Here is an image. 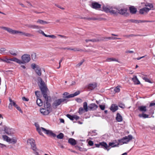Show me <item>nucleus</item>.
<instances>
[{
	"label": "nucleus",
	"mask_w": 155,
	"mask_h": 155,
	"mask_svg": "<svg viewBox=\"0 0 155 155\" xmlns=\"http://www.w3.org/2000/svg\"><path fill=\"white\" fill-rule=\"evenodd\" d=\"M10 140H9V141H8V142L10 143H13L14 144L16 143L17 141L15 139L10 138Z\"/></svg>",
	"instance_id": "a18cd8bd"
},
{
	"label": "nucleus",
	"mask_w": 155,
	"mask_h": 155,
	"mask_svg": "<svg viewBox=\"0 0 155 155\" xmlns=\"http://www.w3.org/2000/svg\"><path fill=\"white\" fill-rule=\"evenodd\" d=\"M38 80L39 81L40 83L39 87L41 91L42 94L43 96L46 97V94H47V91L48 90V88L45 86L44 82L41 78H38Z\"/></svg>",
	"instance_id": "7ed1b4c3"
},
{
	"label": "nucleus",
	"mask_w": 155,
	"mask_h": 155,
	"mask_svg": "<svg viewBox=\"0 0 155 155\" xmlns=\"http://www.w3.org/2000/svg\"><path fill=\"white\" fill-rule=\"evenodd\" d=\"M150 10V8L144 7L140 9L139 11L140 13L141 14H143L144 12H147Z\"/></svg>",
	"instance_id": "a211bd4d"
},
{
	"label": "nucleus",
	"mask_w": 155,
	"mask_h": 155,
	"mask_svg": "<svg viewBox=\"0 0 155 155\" xmlns=\"http://www.w3.org/2000/svg\"><path fill=\"white\" fill-rule=\"evenodd\" d=\"M27 143H29L30 145H31L34 143H35V141L33 139H30L27 140Z\"/></svg>",
	"instance_id": "4c0bfd02"
},
{
	"label": "nucleus",
	"mask_w": 155,
	"mask_h": 155,
	"mask_svg": "<svg viewBox=\"0 0 155 155\" xmlns=\"http://www.w3.org/2000/svg\"><path fill=\"white\" fill-rule=\"evenodd\" d=\"M116 120L117 121L119 122H120L122 121V117L119 113H117V114Z\"/></svg>",
	"instance_id": "5701e85b"
},
{
	"label": "nucleus",
	"mask_w": 155,
	"mask_h": 155,
	"mask_svg": "<svg viewBox=\"0 0 155 155\" xmlns=\"http://www.w3.org/2000/svg\"><path fill=\"white\" fill-rule=\"evenodd\" d=\"M99 107L101 110H104L105 109V106L104 105H100Z\"/></svg>",
	"instance_id": "4d7b16f0"
},
{
	"label": "nucleus",
	"mask_w": 155,
	"mask_h": 155,
	"mask_svg": "<svg viewBox=\"0 0 155 155\" xmlns=\"http://www.w3.org/2000/svg\"><path fill=\"white\" fill-rule=\"evenodd\" d=\"M10 61H12L16 62V63L20 64L21 60L16 58H10Z\"/></svg>",
	"instance_id": "473e14b6"
},
{
	"label": "nucleus",
	"mask_w": 155,
	"mask_h": 155,
	"mask_svg": "<svg viewBox=\"0 0 155 155\" xmlns=\"http://www.w3.org/2000/svg\"><path fill=\"white\" fill-rule=\"evenodd\" d=\"M110 109L113 112H114L118 109V107L114 104H112L110 107Z\"/></svg>",
	"instance_id": "412c9836"
},
{
	"label": "nucleus",
	"mask_w": 155,
	"mask_h": 155,
	"mask_svg": "<svg viewBox=\"0 0 155 155\" xmlns=\"http://www.w3.org/2000/svg\"><path fill=\"white\" fill-rule=\"evenodd\" d=\"M146 20H138L137 22H138V23H144V22H146Z\"/></svg>",
	"instance_id": "69168bd1"
},
{
	"label": "nucleus",
	"mask_w": 155,
	"mask_h": 155,
	"mask_svg": "<svg viewBox=\"0 0 155 155\" xmlns=\"http://www.w3.org/2000/svg\"><path fill=\"white\" fill-rule=\"evenodd\" d=\"M80 94L79 91H77L75 92L74 94H69V93L67 92H64L63 94V99L68 98H71L76 96Z\"/></svg>",
	"instance_id": "0eeeda50"
},
{
	"label": "nucleus",
	"mask_w": 155,
	"mask_h": 155,
	"mask_svg": "<svg viewBox=\"0 0 155 155\" xmlns=\"http://www.w3.org/2000/svg\"><path fill=\"white\" fill-rule=\"evenodd\" d=\"M2 60L3 62H7L8 63H10V58L8 59L7 58H6L5 59H2Z\"/></svg>",
	"instance_id": "3c124183"
},
{
	"label": "nucleus",
	"mask_w": 155,
	"mask_h": 155,
	"mask_svg": "<svg viewBox=\"0 0 155 155\" xmlns=\"http://www.w3.org/2000/svg\"><path fill=\"white\" fill-rule=\"evenodd\" d=\"M103 40H104V39H101L100 40L93 39H86L85 40V41L86 42H88L90 41L93 42H98L100 41Z\"/></svg>",
	"instance_id": "cd10ccee"
},
{
	"label": "nucleus",
	"mask_w": 155,
	"mask_h": 155,
	"mask_svg": "<svg viewBox=\"0 0 155 155\" xmlns=\"http://www.w3.org/2000/svg\"><path fill=\"white\" fill-rule=\"evenodd\" d=\"M47 37H49L52 38H56V37L53 35H47Z\"/></svg>",
	"instance_id": "864d4df0"
},
{
	"label": "nucleus",
	"mask_w": 155,
	"mask_h": 155,
	"mask_svg": "<svg viewBox=\"0 0 155 155\" xmlns=\"http://www.w3.org/2000/svg\"><path fill=\"white\" fill-rule=\"evenodd\" d=\"M1 28L2 29L7 31L9 33L11 34L15 35L19 34H21V35H25V32H23L19 31L13 30L12 28H9L5 27H1Z\"/></svg>",
	"instance_id": "20e7f679"
},
{
	"label": "nucleus",
	"mask_w": 155,
	"mask_h": 155,
	"mask_svg": "<svg viewBox=\"0 0 155 155\" xmlns=\"http://www.w3.org/2000/svg\"><path fill=\"white\" fill-rule=\"evenodd\" d=\"M104 39H112V40H115V39H120V38H117L115 37H105L104 38Z\"/></svg>",
	"instance_id": "79ce46f5"
},
{
	"label": "nucleus",
	"mask_w": 155,
	"mask_h": 155,
	"mask_svg": "<svg viewBox=\"0 0 155 155\" xmlns=\"http://www.w3.org/2000/svg\"><path fill=\"white\" fill-rule=\"evenodd\" d=\"M118 106L120 108L124 109L125 108V105L121 103H119L118 104Z\"/></svg>",
	"instance_id": "09e8293b"
},
{
	"label": "nucleus",
	"mask_w": 155,
	"mask_h": 155,
	"mask_svg": "<svg viewBox=\"0 0 155 155\" xmlns=\"http://www.w3.org/2000/svg\"><path fill=\"white\" fill-rule=\"evenodd\" d=\"M9 52L11 54L15 56H16L18 53V52L16 51L10 50Z\"/></svg>",
	"instance_id": "e433bc0d"
},
{
	"label": "nucleus",
	"mask_w": 155,
	"mask_h": 155,
	"mask_svg": "<svg viewBox=\"0 0 155 155\" xmlns=\"http://www.w3.org/2000/svg\"><path fill=\"white\" fill-rule=\"evenodd\" d=\"M141 35H134L133 34H131L129 35H124L123 36L124 37H126L127 38H129V37H134L137 36H141Z\"/></svg>",
	"instance_id": "72a5a7b5"
},
{
	"label": "nucleus",
	"mask_w": 155,
	"mask_h": 155,
	"mask_svg": "<svg viewBox=\"0 0 155 155\" xmlns=\"http://www.w3.org/2000/svg\"><path fill=\"white\" fill-rule=\"evenodd\" d=\"M116 61L119 62V61L118 60L116 59L115 58H107L106 59L105 61H103V62L105 61Z\"/></svg>",
	"instance_id": "bb28decb"
},
{
	"label": "nucleus",
	"mask_w": 155,
	"mask_h": 155,
	"mask_svg": "<svg viewBox=\"0 0 155 155\" xmlns=\"http://www.w3.org/2000/svg\"><path fill=\"white\" fill-rule=\"evenodd\" d=\"M37 23L41 25H44L45 24H48L50 22L44 21L43 20L38 19L37 21Z\"/></svg>",
	"instance_id": "b1692460"
},
{
	"label": "nucleus",
	"mask_w": 155,
	"mask_h": 155,
	"mask_svg": "<svg viewBox=\"0 0 155 155\" xmlns=\"http://www.w3.org/2000/svg\"><path fill=\"white\" fill-rule=\"evenodd\" d=\"M119 143H118L117 144H115V143L114 142H110L109 143V147L111 146L112 147H118V145L119 144Z\"/></svg>",
	"instance_id": "2f4dec72"
},
{
	"label": "nucleus",
	"mask_w": 155,
	"mask_h": 155,
	"mask_svg": "<svg viewBox=\"0 0 155 155\" xmlns=\"http://www.w3.org/2000/svg\"><path fill=\"white\" fill-rule=\"evenodd\" d=\"M84 61V60H82L79 63L77 64V66L78 67H80L81 65L83 63Z\"/></svg>",
	"instance_id": "bf43d9fd"
},
{
	"label": "nucleus",
	"mask_w": 155,
	"mask_h": 155,
	"mask_svg": "<svg viewBox=\"0 0 155 155\" xmlns=\"http://www.w3.org/2000/svg\"><path fill=\"white\" fill-rule=\"evenodd\" d=\"M97 85L96 83L90 84L88 86V88L90 90H92L97 87Z\"/></svg>",
	"instance_id": "7c9ffc66"
},
{
	"label": "nucleus",
	"mask_w": 155,
	"mask_h": 155,
	"mask_svg": "<svg viewBox=\"0 0 155 155\" xmlns=\"http://www.w3.org/2000/svg\"><path fill=\"white\" fill-rule=\"evenodd\" d=\"M98 106L95 104L92 103L89 105L88 106V110H96Z\"/></svg>",
	"instance_id": "2eb2a0df"
},
{
	"label": "nucleus",
	"mask_w": 155,
	"mask_h": 155,
	"mask_svg": "<svg viewBox=\"0 0 155 155\" xmlns=\"http://www.w3.org/2000/svg\"><path fill=\"white\" fill-rule=\"evenodd\" d=\"M2 137L4 140H6L7 142L9 141V140H10V138L6 135H3Z\"/></svg>",
	"instance_id": "37998d69"
},
{
	"label": "nucleus",
	"mask_w": 155,
	"mask_h": 155,
	"mask_svg": "<svg viewBox=\"0 0 155 155\" xmlns=\"http://www.w3.org/2000/svg\"><path fill=\"white\" fill-rule=\"evenodd\" d=\"M83 19H86L87 20H101L102 19H103V18H97L95 17H91V18H85L84 17L83 18Z\"/></svg>",
	"instance_id": "c756f323"
},
{
	"label": "nucleus",
	"mask_w": 155,
	"mask_h": 155,
	"mask_svg": "<svg viewBox=\"0 0 155 155\" xmlns=\"http://www.w3.org/2000/svg\"><path fill=\"white\" fill-rule=\"evenodd\" d=\"M88 143L90 146H91L94 144L93 142L91 140H89Z\"/></svg>",
	"instance_id": "0e129e2a"
},
{
	"label": "nucleus",
	"mask_w": 155,
	"mask_h": 155,
	"mask_svg": "<svg viewBox=\"0 0 155 155\" xmlns=\"http://www.w3.org/2000/svg\"><path fill=\"white\" fill-rule=\"evenodd\" d=\"M36 103L39 106H41L43 105V101L40 98H37Z\"/></svg>",
	"instance_id": "c85d7f7f"
},
{
	"label": "nucleus",
	"mask_w": 155,
	"mask_h": 155,
	"mask_svg": "<svg viewBox=\"0 0 155 155\" xmlns=\"http://www.w3.org/2000/svg\"><path fill=\"white\" fill-rule=\"evenodd\" d=\"M35 71L36 74L38 76H41V71L40 68L38 65H36V68L35 69Z\"/></svg>",
	"instance_id": "4be33fe9"
},
{
	"label": "nucleus",
	"mask_w": 155,
	"mask_h": 155,
	"mask_svg": "<svg viewBox=\"0 0 155 155\" xmlns=\"http://www.w3.org/2000/svg\"><path fill=\"white\" fill-rule=\"evenodd\" d=\"M39 32L40 33H41V34L43 35L44 36H45V37H46V36H47V35H46L45 34L44 32V31H42V30H40V31H39Z\"/></svg>",
	"instance_id": "13d9d810"
},
{
	"label": "nucleus",
	"mask_w": 155,
	"mask_h": 155,
	"mask_svg": "<svg viewBox=\"0 0 155 155\" xmlns=\"http://www.w3.org/2000/svg\"><path fill=\"white\" fill-rule=\"evenodd\" d=\"M127 9L126 8H123L120 9L118 8V14L119 13L122 15H127Z\"/></svg>",
	"instance_id": "ddd939ff"
},
{
	"label": "nucleus",
	"mask_w": 155,
	"mask_h": 155,
	"mask_svg": "<svg viewBox=\"0 0 155 155\" xmlns=\"http://www.w3.org/2000/svg\"><path fill=\"white\" fill-rule=\"evenodd\" d=\"M31 67L33 69H35L36 68V65L35 64H32L31 65Z\"/></svg>",
	"instance_id": "680f3d73"
},
{
	"label": "nucleus",
	"mask_w": 155,
	"mask_h": 155,
	"mask_svg": "<svg viewBox=\"0 0 155 155\" xmlns=\"http://www.w3.org/2000/svg\"><path fill=\"white\" fill-rule=\"evenodd\" d=\"M66 116L71 120H73V115H71L69 114H67Z\"/></svg>",
	"instance_id": "603ef678"
},
{
	"label": "nucleus",
	"mask_w": 155,
	"mask_h": 155,
	"mask_svg": "<svg viewBox=\"0 0 155 155\" xmlns=\"http://www.w3.org/2000/svg\"><path fill=\"white\" fill-rule=\"evenodd\" d=\"M83 107L85 112H87L88 110L87 103L84 102L83 103Z\"/></svg>",
	"instance_id": "c9c22d12"
},
{
	"label": "nucleus",
	"mask_w": 155,
	"mask_h": 155,
	"mask_svg": "<svg viewBox=\"0 0 155 155\" xmlns=\"http://www.w3.org/2000/svg\"><path fill=\"white\" fill-rule=\"evenodd\" d=\"M26 26L29 28H31L34 29H38L40 28V27L39 26L37 25H27Z\"/></svg>",
	"instance_id": "393cba45"
},
{
	"label": "nucleus",
	"mask_w": 155,
	"mask_h": 155,
	"mask_svg": "<svg viewBox=\"0 0 155 155\" xmlns=\"http://www.w3.org/2000/svg\"><path fill=\"white\" fill-rule=\"evenodd\" d=\"M31 58L32 60L35 61L36 59V54L35 53H32L31 54Z\"/></svg>",
	"instance_id": "c03bdc74"
},
{
	"label": "nucleus",
	"mask_w": 155,
	"mask_h": 155,
	"mask_svg": "<svg viewBox=\"0 0 155 155\" xmlns=\"http://www.w3.org/2000/svg\"><path fill=\"white\" fill-rule=\"evenodd\" d=\"M64 137V134L61 133L58 135L57 136V137L59 139H62Z\"/></svg>",
	"instance_id": "ea45409f"
},
{
	"label": "nucleus",
	"mask_w": 155,
	"mask_h": 155,
	"mask_svg": "<svg viewBox=\"0 0 155 155\" xmlns=\"http://www.w3.org/2000/svg\"><path fill=\"white\" fill-rule=\"evenodd\" d=\"M96 130L92 131L91 132H89V135L91 136H95L97 135V133L96 132Z\"/></svg>",
	"instance_id": "a19ab883"
},
{
	"label": "nucleus",
	"mask_w": 155,
	"mask_h": 155,
	"mask_svg": "<svg viewBox=\"0 0 155 155\" xmlns=\"http://www.w3.org/2000/svg\"><path fill=\"white\" fill-rule=\"evenodd\" d=\"M95 145L96 147H99L100 146H101L107 151H108L110 149V148H109V146L106 142H102L100 143L99 144H95Z\"/></svg>",
	"instance_id": "f8f14e48"
},
{
	"label": "nucleus",
	"mask_w": 155,
	"mask_h": 155,
	"mask_svg": "<svg viewBox=\"0 0 155 155\" xmlns=\"http://www.w3.org/2000/svg\"><path fill=\"white\" fill-rule=\"evenodd\" d=\"M68 142L69 143H70L72 146L75 145L77 144V142L76 140L72 138L69 139Z\"/></svg>",
	"instance_id": "aec40b11"
},
{
	"label": "nucleus",
	"mask_w": 155,
	"mask_h": 155,
	"mask_svg": "<svg viewBox=\"0 0 155 155\" xmlns=\"http://www.w3.org/2000/svg\"><path fill=\"white\" fill-rule=\"evenodd\" d=\"M22 61L21 60L20 64H25L29 62L31 60L30 56L28 54H24L21 57Z\"/></svg>",
	"instance_id": "6e6552de"
},
{
	"label": "nucleus",
	"mask_w": 155,
	"mask_h": 155,
	"mask_svg": "<svg viewBox=\"0 0 155 155\" xmlns=\"http://www.w3.org/2000/svg\"><path fill=\"white\" fill-rule=\"evenodd\" d=\"M84 109L82 107H81L79 108L78 113L80 114H82L84 113Z\"/></svg>",
	"instance_id": "de8ad7c7"
},
{
	"label": "nucleus",
	"mask_w": 155,
	"mask_h": 155,
	"mask_svg": "<svg viewBox=\"0 0 155 155\" xmlns=\"http://www.w3.org/2000/svg\"><path fill=\"white\" fill-rule=\"evenodd\" d=\"M143 79L144 80L146 81L150 82V81L146 77L143 76L142 77Z\"/></svg>",
	"instance_id": "8fccbe9b"
},
{
	"label": "nucleus",
	"mask_w": 155,
	"mask_h": 155,
	"mask_svg": "<svg viewBox=\"0 0 155 155\" xmlns=\"http://www.w3.org/2000/svg\"><path fill=\"white\" fill-rule=\"evenodd\" d=\"M24 35L25 36H27V37H31V36H33V35L31 34L30 33H25H25Z\"/></svg>",
	"instance_id": "6e6d98bb"
},
{
	"label": "nucleus",
	"mask_w": 155,
	"mask_h": 155,
	"mask_svg": "<svg viewBox=\"0 0 155 155\" xmlns=\"http://www.w3.org/2000/svg\"><path fill=\"white\" fill-rule=\"evenodd\" d=\"M52 111V108H42L40 110L41 113L43 115H48Z\"/></svg>",
	"instance_id": "9b49d317"
},
{
	"label": "nucleus",
	"mask_w": 155,
	"mask_h": 155,
	"mask_svg": "<svg viewBox=\"0 0 155 155\" xmlns=\"http://www.w3.org/2000/svg\"><path fill=\"white\" fill-rule=\"evenodd\" d=\"M5 133L8 135H12L14 134L15 130L13 129L9 128L6 127H4Z\"/></svg>",
	"instance_id": "9d476101"
},
{
	"label": "nucleus",
	"mask_w": 155,
	"mask_h": 155,
	"mask_svg": "<svg viewBox=\"0 0 155 155\" xmlns=\"http://www.w3.org/2000/svg\"><path fill=\"white\" fill-rule=\"evenodd\" d=\"M55 6H56L57 7H58V8L61 9H62V10H64V8H63V7H61V6H60V5H56V4H55Z\"/></svg>",
	"instance_id": "338daca9"
},
{
	"label": "nucleus",
	"mask_w": 155,
	"mask_h": 155,
	"mask_svg": "<svg viewBox=\"0 0 155 155\" xmlns=\"http://www.w3.org/2000/svg\"><path fill=\"white\" fill-rule=\"evenodd\" d=\"M68 100L66 99H59L56 100L52 104L54 108H56L57 107L62 103H67Z\"/></svg>",
	"instance_id": "39448f33"
},
{
	"label": "nucleus",
	"mask_w": 155,
	"mask_h": 155,
	"mask_svg": "<svg viewBox=\"0 0 155 155\" xmlns=\"http://www.w3.org/2000/svg\"><path fill=\"white\" fill-rule=\"evenodd\" d=\"M130 21L131 22L135 23H138V22H137L138 20L131 19V20H130Z\"/></svg>",
	"instance_id": "052dcab7"
},
{
	"label": "nucleus",
	"mask_w": 155,
	"mask_h": 155,
	"mask_svg": "<svg viewBox=\"0 0 155 155\" xmlns=\"http://www.w3.org/2000/svg\"><path fill=\"white\" fill-rule=\"evenodd\" d=\"M92 7L93 8L97 9L101 8V5L96 2H93L91 4Z\"/></svg>",
	"instance_id": "dca6fc26"
},
{
	"label": "nucleus",
	"mask_w": 155,
	"mask_h": 155,
	"mask_svg": "<svg viewBox=\"0 0 155 155\" xmlns=\"http://www.w3.org/2000/svg\"><path fill=\"white\" fill-rule=\"evenodd\" d=\"M138 116L140 117H143V118H146L148 117L149 115L148 114L143 113L142 114H139Z\"/></svg>",
	"instance_id": "f704fd0d"
},
{
	"label": "nucleus",
	"mask_w": 155,
	"mask_h": 155,
	"mask_svg": "<svg viewBox=\"0 0 155 155\" xmlns=\"http://www.w3.org/2000/svg\"><path fill=\"white\" fill-rule=\"evenodd\" d=\"M43 96L45 98V100L44 102V107L46 108H51L50 107L51 106V104L48 102V99L47 94H46V97L44 96Z\"/></svg>",
	"instance_id": "4468645a"
},
{
	"label": "nucleus",
	"mask_w": 155,
	"mask_h": 155,
	"mask_svg": "<svg viewBox=\"0 0 155 155\" xmlns=\"http://www.w3.org/2000/svg\"><path fill=\"white\" fill-rule=\"evenodd\" d=\"M22 99L23 101H29V99L27 98H26L25 97H23L22 98Z\"/></svg>",
	"instance_id": "e2e57ef3"
},
{
	"label": "nucleus",
	"mask_w": 155,
	"mask_h": 155,
	"mask_svg": "<svg viewBox=\"0 0 155 155\" xmlns=\"http://www.w3.org/2000/svg\"><path fill=\"white\" fill-rule=\"evenodd\" d=\"M138 109L140 111L142 112L143 113L145 112L147 110L146 106H143L138 107Z\"/></svg>",
	"instance_id": "6ab92c4d"
},
{
	"label": "nucleus",
	"mask_w": 155,
	"mask_h": 155,
	"mask_svg": "<svg viewBox=\"0 0 155 155\" xmlns=\"http://www.w3.org/2000/svg\"><path fill=\"white\" fill-rule=\"evenodd\" d=\"M6 49L4 48H2L0 49V51L2 52H4L6 51Z\"/></svg>",
	"instance_id": "774afa93"
},
{
	"label": "nucleus",
	"mask_w": 155,
	"mask_h": 155,
	"mask_svg": "<svg viewBox=\"0 0 155 155\" xmlns=\"http://www.w3.org/2000/svg\"><path fill=\"white\" fill-rule=\"evenodd\" d=\"M129 10L130 13L132 14H136L137 12V8L133 6L129 7Z\"/></svg>",
	"instance_id": "f3484780"
},
{
	"label": "nucleus",
	"mask_w": 155,
	"mask_h": 155,
	"mask_svg": "<svg viewBox=\"0 0 155 155\" xmlns=\"http://www.w3.org/2000/svg\"><path fill=\"white\" fill-rule=\"evenodd\" d=\"M132 79L133 81L134 82L135 84H140V82L136 76H134V77L132 78Z\"/></svg>",
	"instance_id": "a878e982"
},
{
	"label": "nucleus",
	"mask_w": 155,
	"mask_h": 155,
	"mask_svg": "<svg viewBox=\"0 0 155 155\" xmlns=\"http://www.w3.org/2000/svg\"><path fill=\"white\" fill-rule=\"evenodd\" d=\"M120 86H117L116 87H115L114 89V91L116 93H118L120 92Z\"/></svg>",
	"instance_id": "49530a36"
},
{
	"label": "nucleus",
	"mask_w": 155,
	"mask_h": 155,
	"mask_svg": "<svg viewBox=\"0 0 155 155\" xmlns=\"http://www.w3.org/2000/svg\"><path fill=\"white\" fill-rule=\"evenodd\" d=\"M103 10L107 13L109 12L112 14L117 15L118 14V8L116 7L113 6L104 5L102 7Z\"/></svg>",
	"instance_id": "f03ea898"
},
{
	"label": "nucleus",
	"mask_w": 155,
	"mask_h": 155,
	"mask_svg": "<svg viewBox=\"0 0 155 155\" xmlns=\"http://www.w3.org/2000/svg\"><path fill=\"white\" fill-rule=\"evenodd\" d=\"M35 127H36V130L39 134L41 135L44 136V135L41 132V131L45 133L47 135L50 136H52L54 137L56 136L55 134L52 131L47 130L42 127H39V125L37 124H35Z\"/></svg>",
	"instance_id": "f257e3e1"
},
{
	"label": "nucleus",
	"mask_w": 155,
	"mask_h": 155,
	"mask_svg": "<svg viewBox=\"0 0 155 155\" xmlns=\"http://www.w3.org/2000/svg\"><path fill=\"white\" fill-rule=\"evenodd\" d=\"M60 49H64L66 50L67 49L68 50H70L72 51H84V52H89V51L87 50H84L81 49H79L78 48H62L60 47L59 48Z\"/></svg>",
	"instance_id": "1a4fd4ad"
},
{
	"label": "nucleus",
	"mask_w": 155,
	"mask_h": 155,
	"mask_svg": "<svg viewBox=\"0 0 155 155\" xmlns=\"http://www.w3.org/2000/svg\"><path fill=\"white\" fill-rule=\"evenodd\" d=\"M133 136L130 134L128 136H125L121 139L119 140L118 141L121 144L124 143H127L133 139Z\"/></svg>",
	"instance_id": "423d86ee"
},
{
	"label": "nucleus",
	"mask_w": 155,
	"mask_h": 155,
	"mask_svg": "<svg viewBox=\"0 0 155 155\" xmlns=\"http://www.w3.org/2000/svg\"><path fill=\"white\" fill-rule=\"evenodd\" d=\"M31 145V148L34 151H36L37 150V148L36 147V145L35 144V143H34L32 144Z\"/></svg>",
	"instance_id": "58836bf2"
},
{
	"label": "nucleus",
	"mask_w": 155,
	"mask_h": 155,
	"mask_svg": "<svg viewBox=\"0 0 155 155\" xmlns=\"http://www.w3.org/2000/svg\"><path fill=\"white\" fill-rule=\"evenodd\" d=\"M79 116H78L76 115H73V120L74 119H75L76 120H78L79 119Z\"/></svg>",
	"instance_id": "5fc2aeb1"
}]
</instances>
